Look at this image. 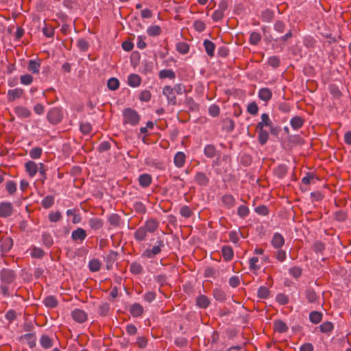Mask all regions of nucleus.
I'll return each mask as SVG.
<instances>
[{"label":"nucleus","mask_w":351,"mask_h":351,"mask_svg":"<svg viewBox=\"0 0 351 351\" xmlns=\"http://www.w3.org/2000/svg\"><path fill=\"white\" fill-rule=\"evenodd\" d=\"M140 119V115L136 110L132 108H126L123 112V120L124 124H129L134 126L139 123Z\"/></svg>","instance_id":"obj_1"},{"label":"nucleus","mask_w":351,"mask_h":351,"mask_svg":"<svg viewBox=\"0 0 351 351\" xmlns=\"http://www.w3.org/2000/svg\"><path fill=\"white\" fill-rule=\"evenodd\" d=\"M163 247V241L162 240H159L156 242V244L152 247V249L145 250L142 254V257L152 258L160 253Z\"/></svg>","instance_id":"obj_2"},{"label":"nucleus","mask_w":351,"mask_h":351,"mask_svg":"<svg viewBox=\"0 0 351 351\" xmlns=\"http://www.w3.org/2000/svg\"><path fill=\"white\" fill-rule=\"evenodd\" d=\"M162 94L166 97L169 105L175 106L177 104V99L174 90L171 86H165L162 88Z\"/></svg>","instance_id":"obj_3"},{"label":"nucleus","mask_w":351,"mask_h":351,"mask_svg":"<svg viewBox=\"0 0 351 351\" xmlns=\"http://www.w3.org/2000/svg\"><path fill=\"white\" fill-rule=\"evenodd\" d=\"M47 118L50 123L53 124H56L60 122L62 118V115L60 110L55 108L51 109L48 112Z\"/></svg>","instance_id":"obj_4"},{"label":"nucleus","mask_w":351,"mask_h":351,"mask_svg":"<svg viewBox=\"0 0 351 351\" xmlns=\"http://www.w3.org/2000/svg\"><path fill=\"white\" fill-rule=\"evenodd\" d=\"M72 318L78 323H83L87 319V313L82 309L75 308L71 312Z\"/></svg>","instance_id":"obj_5"},{"label":"nucleus","mask_w":351,"mask_h":351,"mask_svg":"<svg viewBox=\"0 0 351 351\" xmlns=\"http://www.w3.org/2000/svg\"><path fill=\"white\" fill-rule=\"evenodd\" d=\"M13 212V207L10 202L0 203V217H8L12 215Z\"/></svg>","instance_id":"obj_6"},{"label":"nucleus","mask_w":351,"mask_h":351,"mask_svg":"<svg viewBox=\"0 0 351 351\" xmlns=\"http://www.w3.org/2000/svg\"><path fill=\"white\" fill-rule=\"evenodd\" d=\"M256 128H268L270 130L273 128V123L270 119L268 114L263 113L261 117V121H259L256 125Z\"/></svg>","instance_id":"obj_7"},{"label":"nucleus","mask_w":351,"mask_h":351,"mask_svg":"<svg viewBox=\"0 0 351 351\" xmlns=\"http://www.w3.org/2000/svg\"><path fill=\"white\" fill-rule=\"evenodd\" d=\"M186 156L183 152H178L173 158V163L177 168H182L186 162Z\"/></svg>","instance_id":"obj_8"},{"label":"nucleus","mask_w":351,"mask_h":351,"mask_svg":"<svg viewBox=\"0 0 351 351\" xmlns=\"http://www.w3.org/2000/svg\"><path fill=\"white\" fill-rule=\"evenodd\" d=\"M226 3L225 2H221L219 5L218 9L215 10L212 15V19L214 21H218L222 19L224 16V12L226 9Z\"/></svg>","instance_id":"obj_9"},{"label":"nucleus","mask_w":351,"mask_h":351,"mask_svg":"<svg viewBox=\"0 0 351 351\" xmlns=\"http://www.w3.org/2000/svg\"><path fill=\"white\" fill-rule=\"evenodd\" d=\"M271 243L274 248L280 249L285 244V239L281 234L276 232L272 237Z\"/></svg>","instance_id":"obj_10"},{"label":"nucleus","mask_w":351,"mask_h":351,"mask_svg":"<svg viewBox=\"0 0 351 351\" xmlns=\"http://www.w3.org/2000/svg\"><path fill=\"white\" fill-rule=\"evenodd\" d=\"M24 93L23 89L21 88H16L10 89L8 91L7 97L9 101H13L16 99H19L22 97Z\"/></svg>","instance_id":"obj_11"},{"label":"nucleus","mask_w":351,"mask_h":351,"mask_svg":"<svg viewBox=\"0 0 351 351\" xmlns=\"http://www.w3.org/2000/svg\"><path fill=\"white\" fill-rule=\"evenodd\" d=\"M256 130L258 132V141L259 143L262 145L266 144L269 137V132L265 129V128H256Z\"/></svg>","instance_id":"obj_12"},{"label":"nucleus","mask_w":351,"mask_h":351,"mask_svg":"<svg viewBox=\"0 0 351 351\" xmlns=\"http://www.w3.org/2000/svg\"><path fill=\"white\" fill-rule=\"evenodd\" d=\"M25 168L28 175L33 178L38 171V166L35 162L29 160L25 164Z\"/></svg>","instance_id":"obj_13"},{"label":"nucleus","mask_w":351,"mask_h":351,"mask_svg":"<svg viewBox=\"0 0 351 351\" xmlns=\"http://www.w3.org/2000/svg\"><path fill=\"white\" fill-rule=\"evenodd\" d=\"M143 226L148 232L153 233L158 228L159 222L154 219H149Z\"/></svg>","instance_id":"obj_14"},{"label":"nucleus","mask_w":351,"mask_h":351,"mask_svg":"<svg viewBox=\"0 0 351 351\" xmlns=\"http://www.w3.org/2000/svg\"><path fill=\"white\" fill-rule=\"evenodd\" d=\"M14 112L19 118L25 119L31 116V111L25 106H16L14 108Z\"/></svg>","instance_id":"obj_15"},{"label":"nucleus","mask_w":351,"mask_h":351,"mask_svg":"<svg viewBox=\"0 0 351 351\" xmlns=\"http://www.w3.org/2000/svg\"><path fill=\"white\" fill-rule=\"evenodd\" d=\"M86 231L82 228H77L75 230L73 231L71 234V238L75 241H80L82 242L86 239Z\"/></svg>","instance_id":"obj_16"},{"label":"nucleus","mask_w":351,"mask_h":351,"mask_svg":"<svg viewBox=\"0 0 351 351\" xmlns=\"http://www.w3.org/2000/svg\"><path fill=\"white\" fill-rule=\"evenodd\" d=\"M141 83V78L137 74H130L128 77V84L131 87H138L140 86Z\"/></svg>","instance_id":"obj_17"},{"label":"nucleus","mask_w":351,"mask_h":351,"mask_svg":"<svg viewBox=\"0 0 351 351\" xmlns=\"http://www.w3.org/2000/svg\"><path fill=\"white\" fill-rule=\"evenodd\" d=\"M272 97V93L268 88H262L258 91V97L261 100L268 101Z\"/></svg>","instance_id":"obj_18"},{"label":"nucleus","mask_w":351,"mask_h":351,"mask_svg":"<svg viewBox=\"0 0 351 351\" xmlns=\"http://www.w3.org/2000/svg\"><path fill=\"white\" fill-rule=\"evenodd\" d=\"M147 232H148L143 228V226H141L135 231L134 234V239L139 242L143 241L147 238Z\"/></svg>","instance_id":"obj_19"},{"label":"nucleus","mask_w":351,"mask_h":351,"mask_svg":"<svg viewBox=\"0 0 351 351\" xmlns=\"http://www.w3.org/2000/svg\"><path fill=\"white\" fill-rule=\"evenodd\" d=\"M152 181L151 176L148 173L141 174L138 178V182L141 186L143 188L148 187Z\"/></svg>","instance_id":"obj_20"},{"label":"nucleus","mask_w":351,"mask_h":351,"mask_svg":"<svg viewBox=\"0 0 351 351\" xmlns=\"http://www.w3.org/2000/svg\"><path fill=\"white\" fill-rule=\"evenodd\" d=\"M222 256L226 261H230L232 259L234 252L230 246H223L221 249Z\"/></svg>","instance_id":"obj_21"},{"label":"nucleus","mask_w":351,"mask_h":351,"mask_svg":"<svg viewBox=\"0 0 351 351\" xmlns=\"http://www.w3.org/2000/svg\"><path fill=\"white\" fill-rule=\"evenodd\" d=\"M195 180L198 184L202 186L207 185L209 181L206 174L203 172H197L195 176Z\"/></svg>","instance_id":"obj_22"},{"label":"nucleus","mask_w":351,"mask_h":351,"mask_svg":"<svg viewBox=\"0 0 351 351\" xmlns=\"http://www.w3.org/2000/svg\"><path fill=\"white\" fill-rule=\"evenodd\" d=\"M221 200L223 204L228 208H232L235 204V199L233 195L230 194H226L223 195Z\"/></svg>","instance_id":"obj_23"},{"label":"nucleus","mask_w":351,"mask_h":351,"mask_svg":"<svg viewBox=\"0 0 351 351\" xmlns=\"http://www.w3.org/2000/svg\"><path fill=\"white\" fill-rule=\"evenodd\" d=\"M130 313L133 317H140L143 313V308L141 304L135 303L131 306Z\"/></svg>","instance_id":"obj_24"},{"label":"nucleus","mask_w":351,"mask_h":351,"mask_svg":"<svg viewBox=\"0 0 351 351\" xmlns=\"http://www.w3.org/2000/svg\"><path fill=\"white\" fill-rule=\"evenodd\" d=\"M204 46L207 55L210 57H213L215 49V44L209 40H205L204 41Z\"/></svg>","instance_id":"obj_25"},{"label":"nucleus","mask_w":351,"mask_h":351,"mask_svg":"<svg viewBox=\"0 0 351 351\" xmlns=\"http://www.w3.org/2000/svg\"><path fill=\"white\" fill-rule=\"evenodd\" d=\"M40 63L35 60H30L28 63L27 69L34 74H38L40 71Z\"/></svg>","instance_id":"obj_26"},{"label":"nucleus","mask_w":351,"mask_h":351,"mask_svg":"<svg viewBox=\"0 0 351 351\" xmlns=\"http://www.w3.org/2000/svg\"><path fill=\"white\" fill-rule=\"evenodd\" d=\"M304 120L299 116L293 117L290 121V125L293 130H298L302 127Z\"/></svg>","instance_id":"obj_27"},{"label":"nucleus","mask_w":351,"mask_h":351,"mask_svg":"<svg viewBox=\"0 0 351 351\" xmlns=\"http://www.w3.org/2000/svg\"><path fill=\"white\" fill-rule=\"evenodd\" d=\"M40 343L44 349H49L53 346V340L47 335H42L40 339Z\"/></svg>","instance_id":"obj_28"},{"label":"nucleus","mask_w":351,"mask_h":351,"mask_svg":"<svg viewBox=\"0 0 351 351\" xmlns=\"http://www.w3.org/2000/svg\"><path fill=\"white\" fill-rule=\"evenodd\" d=\"M274 330L276 332L283 333L288 330V326L284 322L281 320H278L274 322Z\"/></svg>","instance_id":"obj_29"},{"label":"nucleus","mask_w":351,"mask_h":351,"mask_svg":"<svg viewBox=\"0 0 351 351\" xmlns=\"http://www.w3.org/2000/svg\"><path fill=\"white\" fill-rule=\"evenodd\" d=\"M196 302H197V305L199 307L202 308H207L210 304V301H209L208 298L204 295H201L198 296L197 298Z\"/></svg>","instance_id":"obj_30"},{"label":"nucleus","mask_w":351,"mask_h":351,"mask_svg":"<svg viewBox=\"0 0 351 351\" xmlns=\"http://www.w3.org/2000/svg\"><path fill=\"white\" fill-rule=\"evenodd\" d=\"M161 28L158 25H151L147 27V33L150 36H157L161 34Z\"/></svg>","instance_id":"obj_31"},{"label":"nucleus","mask_w":351,"mask_h":351,"mask_svg":"<svg viewBox=\"0 0 351 351\" xmlns=\"http://www.w3.org/2000/svg\"><path fill=\"white\" fill-rule=\"evenodd\" d=\"M24 339L27 341V345L30 348H33L36 345V337L33 333H27L24 335Z\"/></svg>","instance_id":"obj_32"},{"label":"nucleus","mask_w":351,"mask_h":351,"mask_svg":"<svg viewBox=\"0 0 351 351\" xmlns=\"http://www.w3.org/2000/svg\"><path fill=\"white\" fill-rule=\"evenodd\" d=\"M159 77L160 79L169 78L174 79L176 77L175 72L171 69H163L159 72Z\"/></svg>","instance_id":"obj_33"},{"label":"nucleus","mask_w":351,"mask_h":351,"mask_svg":"<svg viewBox=\"0 0 351 351\" xmlns=\"http://www.w3.org/2000/svg\"><path fill=\"white\" fill-rule=\"evenodd\" d=\"M119 81L116 77H110L107 82V86L111 90H116L119 88Z\"/></svg>","instance_id":"obj_34"},{"label":"nucleus","mask_w":351,"mask_h":351,"mask_svg":"<svg viewBox=\"0 0 351 351\" xmlns=\"http://www.w3.org/2000/svg\"><path fill=\"white\" fill-rule=\"evenodd\" d=\"M53 204L54 197L52 195H47L41 201V205L45 209L51 208Z\"/></svg>","instance_id":"obj_35"},{"label":"nucleus","mask_w":351,"mask_h":351,"mask_svg":"<svg viewBox=\"0 0 351 351\" xmlns=\"http://www.w3.org/2000/svg\"><path fill=\"white\" fill-rule=\"evenodd\" d=\"M90 227L93 230H99L103 226L101 219L99 218H92L88 221Z\"/></svg>","instance_id":"obj_36"},{"label":"nucleus","mask_w":351,"mask_h":351,"mask_svg":"<svg viewBox=\"0 0 351 351\" xmlns=\"http://www.w3.org/2000/svg\"><path fill=\"white\" fill-rule=\"evenodd\" d=\"M42 154H43V149L41 147H33L29 151V156L32 159H38V158H40L41 155H42Z\"/></svg>","instance_id":"obj_37"},{"label":"nucleus","mask_w":351,"mask_h":351,"mask_svg":"<svg viewBox=\"0 0 351 351\" xmlns=\"http://www.w3.org/2000/svg\"><path fill=\"white\" fill-rule=\"evenodd\" d=\"M176 50L181 54H186L189 51V46L185 42H180L176 45Z\"/></svg>","instance_id":"obj_38"},{"label":"nucleus","mask_w":351,"mask_h":351,"mask_svg":"<svg viewBox=\"0 0 351 351\" xmlns=\"http://www.w3.org/2000/svg\"><path fill=\"white\" fill-rule=\"evenodd\" d=\"M322 319V314L318 311H313L309 315V319L313 324H318Z\"/></svg>","instance_id":"obj_39"},{"label":"nucleus","mask_w":351,"mask_h":351,"mask_svg":"<svg viewBox=\"0 0 351 351\" xmlns=\"http://www.w3.org/2000/svg\"><path fill=\"white\" fill-rule=\"evenodd\" d=\"M43 302L46 306L49 308H54L58 304L56 299L51 295L46 297Z\"/></svg>","instance_id":"obj_40"},{"label":"nucleus","mask_w":351,"mask_h":351,"mask_svg":"<svg viewBox=\"0 0 351 351\" xmlns=\"http://www.w3.org/2000/svg\"><path fill=\"white\" fill-rule=\"evenodd\" d=\"M130 270L133 274H140L142 273L143 266L138 263H132L130 266Z\"/></svg>","instance_id":"obj_41"},{"label":"nucleus","mask_w":351,"mask_h":351,"mask_svg":"<svg viewBox=\"0 0 351 351\" xmlns=\"http://www.w3.org/2000/svg\"><path fill=\"white\" fill-rule=\"evenodd\" d=\"M88 267L89 269L93 272L97 271L100 269L101 263L97 259H93L90 261L88 263Z\"/></svg>","instance_id":"obj_42"},{"label":"nucleus","mask_w":351,"mask_h":351,"mask_svg":"<svg viewBox=\"0 0 351 351\" xmlns=\"http://www.w3.org/2000/svg\"><path fill=\"white\" fill-rule=\"evenodd\" d=\"M204 154L208 158H213L215 156L216 149L215 147L212 145H207L204 147Z\"/></svg>","instance_id":"obj_43"},{"label":"nucleus","mask_w":351,"mask_h":351,"mask_svg":"<svg viewBox=\"0 0 351 351\" xmlns=\"http://www.w3.org/2000/svg\"><path fill=\"white\" fill-rule=\"evenodd\" d=\"M319 328H320V330L322 332L328 333V332H331L333 330L334 326H333V324H332V322H326L322 323L320 325Z\"/></svg>","instance_id":"obj_44"},{"label":"nucleus","mask_w":351,"mask_h":351,"mask_svg":"<svg viewBox=\"0 0 351 351\" xmlns=\"http://www.w3.org/2000/svg\"><path fill=\"white\" fill-rule=\"evenodd\" d=\"M33 80L34 77L29 74H25L20 77L21 84L25 86L30 85L33 82Z\"/></svg>","instance_id":"obj_45"},{"label":"nucleus","mask_w":351,"mask_h":351,"mask_svg":"<svg viewBox=\"0 0 351 351\" xmlns=\"http://www.w3.org/2000/svg\"><path fill=\"white\" fill-rule=\"evenodd\" d=\"M258 297L262 299H266L269 295V290L267 287L262 286L258 289Z\"/></svg>","instance_id":"obj_46"},{"label":"nucleus","mask_w":351,"mask_h":351,"mask_svg":"<svg viewBox=\"0 0 351 351\" xmlns=\"http://www.w3.org/2000/svg\"><path fill=\"white\" fill-rule=\"evenodd\" d=\"M258 258L257 257H252L249 260V267L251 271H257L260 269V266L257 264Z\"/></svg>","instance_id":"obj_47"},{"label":"nucleus","mask_w":351,"mask_h":351,"mask_svg":"<svg viewBox=\"0 0 351 351\" xmlns=\"http://www.w3.org/2000/svg\"><path fill=\"white\" fill-rule=\"evenodd\" d=\"M44 251L40 248L34 247L31 250L30 254L34 258H41L44 256Z\"/></svg>","instance_id":"obj_48"},{"label":"nucleus","mask_w":351,"mask_h":351,"mask_svg":"<svg viewBox=\"0 0 351 351\" xmlns=\"http://www.w3.org/2000/svg\"><path fill=\"white\" fill-rule=\"evenodd\" d=\"M267 62L271 66L277 68L280 64V60L278 56H274L268 58Z\"/></svg>","instance_id":"obj_49"},{"label":"nucleus","mask_w":351,"mask_h":351,"mask_svg":"<svg viewBox=\"0 0 351 351\" xmlns=\"http://www.w3.org/2000/svg\"><path fill=\"white\" fill-rule=\"evenodd\" d=\"M261 36L259 33L254 32L250 36V43L252 45H256L261 40Z\"/></svg>","instance_id":"obj_50"},{"label":"nucleus","mask_w":351,"mask_h":351,"mask_svg":"<svg viewBox=\"0 0 351 351\" xmlns=\"http://www.w3.org/2000/svg\"><path fill=\"white\" fill-rule=\"evenodd\" d=\"M152 94L150 91L145 90L141 92L139 95V99L142 101H149L151 99Z\"/></svg>","instance_id":"obj_51"},{"label":"nucleus","mask_w":351,"mask_h":351,"mask_svg":"<svg viewBox=\"0 0 351 351\" xmlns=\"http://www.w3.org/2000/svg\"><path fill=\"white\" fill-rule=\"evenodd\" d=\"M2 278L7 282H12L14 279L13 272L10 270H4L2 272Z\"/></svg>","instance_id":"obj_52"},{"label":"nucleus","mask_w":351,"mask_h":351,"mask_svg":"<svg viewBox=\"0 0 351 351\" xmlns=\"http://www.w3.org/2000/svg\"><path fill=\"white\" fill-rule=\"evenodd\" d=\"M62 218V215L60 212L56 211V212H51L49 214V219L51 222H57L60 221Z\"/></svg>","instance_id":"obj_53"},{"label":"nucleus","mask_w":351,"mask_h":351,"mask_svg":"<svg viewBox=\"0 0 351 351\" xmlns=\"http://www.w3.org/2000/svg\"><path fill=\"white\" fill-rule=\"evenodd\" d=\"M249 208H247V206H246L245 205H241L239 208H238V210H237V213L238 215L242 217V218H244L246 216L248 215L249 214Z\"/></svg>","instance_id":"obj_54"},{"label":"nucleus","mask_w":351,"mask_h":351,"mask_svg":"<svg viewBox=\"0 0 351 351\" xmlns=\"http://www.w3.org/2000/svg\"><path fill=\"white\" fill-rule=\"evenodd\" d=\"M193 27L199 32H203L206 28V25L204 21L201 20H197L193 23Z\"/></svg>","instance_id":"obj_55"},{"label":"nucleus","mask_w":351,"mask_h":351,"mask_svg":"<svg viewBox=\"0 0 351 351\" xmlns=\"http://www.w3.org/2000/svg\"><path fill=\"white\" fill-rule=\"evenodd\" d=\"M43 34L47 38H52L54 35V30L51 26H47L46 24L43 28Z\"/></svg>","instance_id":"obj_56"},{"label":"nucleus","mask_w":351,"mask_h":351,"mask_svg":"<svg viewBox=\"0 0 351 351\" xmlns=\"http://www.w3.org/2000/svg\"><path fill=\"white\" fill-rule=\"evenodd\" d=\"M289 274L293 277L298 278L302 274V269L300 267H293L289 269Z\"/></svg>","instance_id":"obj_57"},{"label":"nucleus","mask_w":351,"mask_h":351,"mask_svg":"<svg viewBox=\"0 0 351 351\" xmlns=\"http://www.w3.org/2000/svg\"><path fill=\"white\" fill-rule=\"evenodd\" d=\"M180 213L182 217L189 218L191 216L192 211L188 206H184L180 208Z\"/></svg>","instance_id":"obj_58"},{"label":"nucleus","mask_w":351,"mask_h":351,"mask_svg":"<svg viewBox=\"0 0 351 351\" xmlns=\"http://www.w3.org/2000/svg\"><path fill=\"white\" fill-rule=\"evenodd\" d=\"M173 89L178 95H182L186 92V86L182 84H176Z\"/></svg>","instance_id":"obj_59"},{"label":"nucleus","mask_w":351,"mask_h":351,"mask_svg":"<svg viewBox=\"0 0 351 351\" xmlns=\"http://www.w3.org/2000/svg\"><path fill=\"white\" fill-rule=\"evenodd\" d=\"M247 110L250 114H256L258 110L257 104L255 102L249 104L247 108Z\"/></svg>","instance_id":"obj_60"},{"label":"nucleus","mask_w":351,"mask_h":351,"mask_svg":"<svg viewBox=\"0 0 351 351\" xmlns=\"http://www.w3.org/2000/svg\"><path fill=\"white\" fill-rule=\"evenodd\" d=\"M6 190L10 194H13L16 191V184L12 181L10 180L6 182Z\"/></svg>","instance_id":"obj_61"},{"label":"nucleus","mask_w":351,"mask_h":351,"mask_svg":"<svg viewBox=\"0 0 351 351\" xmlns=\"http://www.w3.org/2000/svg\"><path fill=\"white\" fill-rule=\"evenodd\" d=\"M92 130V126L88 123H82L80 124V131L85 134H89Z\"/></svg>","instance_id":"obj_62"},{"label":"nucleus","mask_w":351,"mask_h":351,"mask_svg":"<svg viewBox=\"0 0 351 351\" xmlns=\"http://www.w3.org/2000/svg\"><path fill=\"white\" fill-rule=\"evenodd\" d=\"M208 112L212 117H217L219 114L220 109L217 105H211L208 108Z\"/></svg>","instance_id":"obj_63"},{"label":"nucleus","mask_w":351,"mask_h":351,"mask_svg":"<svg viewBox=\"0 0 351 351\" xmlns=\"http://www.w3.org/2000/svg\"><path fill=\"white\" fill-rule=\"evenodd\" d=\"M42 239L45 245L51 246L53 244V239L49 234L43 233L42 235Z\"/></svg>","instance_id":"obj_64"}]
</instances>
